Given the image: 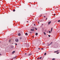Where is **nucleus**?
<instances>
[{
	"label": "nucleus",
	"instance_id": "nucleus-2",
	"mask_svg": "<svg viewBox=\"0 0 60 60\" xmlns=\"http://www.w3.org/2000/svg\"><path fill=\"white\" fill-rule=\"evenodd\" d=\"M51 21L48 22V25H49L51 23Z\"/></svg>",
	"mask_w": 60,
	"mask_h": 60
},
{
	"label": "nucleus",
	"instance_id": "nucleus-13",
	"mask_svg": "<svg viewBox=\"0 0 60 60\" xmlns=\"http://www.w3.org/2000/svg\"><path fill=\"white\" fill-rule=\"evenodd\" d=\"M20 39H22V37H20Z\"/></svg>",
	"mask_w": 60,
	"mask_h": 60
},
{
	"label": "nucleus",
	"instance_id": "nucleus-4",
	"mask_svg": "<svg viewBox=\"0 0 60 60\" xmlns=\"http://www.w3.org/2000/svg\"><path fill=\"white\" fill-rule=\"evenodd\" d=\"M38 33H36V34H35V35L36 36H37V35H38Z\"/></svg>",
	"mask_w": 60,
	"mask_h": 60
},
{
	"label": "nucleus",
	"instance_id": "nucleus-34",
	"mask_svg": "<svg viewBox=\"0 0 60 60\" xmlns=\"http://www.w3.org/2000/svg\"><path fill=\"white\" fill-rule=\"evenodd\" d=\"M30 33H31V32H30Z\"/></svg>",
	"mask_w": 60,
	"mask_h": 60
},
{
	"label": "nucleus",
	"instance_id": "nucleus-19",
	"mask_svg": "<svg viewBox=\"0 0 60 60\" xmlns=\"http://www.w3.org/2000/svg\"><path fill=\"white\" fill-rule=\"evenodd\" d=\"M49 33L50 34V33H51V32L50 31H49Z\"/></svg>",
	"mask_w": 60,
	"mask_h": 60
},
{
	"label": "nucleus",
	"instance_id": "nucleus-6",
	"mask_svg": "<svg viewBox=\"0 0 60 60\" xmlns=\"http://www.w3.org/2000/svg\"><path fill=\"white\" fill-rule=\"evenodd\" d=\"M15 51H14L13 52H12V54H14V53H15Z\"/></svg>",
	"mask_w": 60,
	"mask_h": 60
},
{
	"label": "nucleus",
	"instance_id": "nucleus-3",
	"mask_svg": "<svg viewBox=\"0 0 60 60\" xmlns=\"http://www.w3.org/2000/svg\"><path fill=\"white\" fill-rule=\"evenodd\" d=\"M52 42H51L50 44H49L48 45V46H49V45H51V44H52Z\"/></svg>",
	"mask_w": 60,
	"mask_h": 60
},
{
	"label": "nucleus",
	"instance_id": "nucleus-1",
	"mask_svg": "<svg viewBox=\"0 0 60 60\" xmlns=\"http://www.w3.org/2000/svg\"><path fill=\"white\" fill-rule=\"evenodd\" d=\"M15 41L16 42H18L19 41V40L17 39H16Z\"/></svg>",
	"mask_w": 60,
	"mask_h": 60
},
{
	"label": "nucleus",
	"instance_id": "nucleus-30",
	"mask_svg": "<svg viewBox=\"0 0 60 60\" xmlns=\"http://www.w3.org/2000/svg\"><path fill=\"white\" fill-rule=\"evenodd\" d=\"M44 18H45V17H46L45 16H44Z\"/></svg>",
	"mask_w": 60,
	"mask_h": 60
},
{
	"label": "nucleus",
	"instance_id": "nucleus-12",
	"mask_svg": "<svg viewBox=\"0 0 60 60\" xmlns=\"http://www.w3.org/2000/svg\"><path fill=\"white\" fill-rule=\"evenodd\" d=\"M55 60V58H53L52 59V60Z\"/></svg>",
	"mask_w": 60,
	"mask_h": 60
},
{
	"label": "nucleus",
	"instance_id": "nucleus-40",
	"mask_svg": "<svg viewBox=\"0 0 60 60\" xmlns=\"http://www.w3.org/2000/svg\"><path fill=\"white\" fill-rule=\"evenodd\" d=\"M9 41V42L10 41Z\"/></svg>",
	"mask_w": 60,
	"mask_h": 60
},
{
	"label": "nucleus",
	"instance_id": "nucleus-22",
	"mask_svg": "<svg viewBox=\"0 0 60 60\" xmlns=\"http://www.w3.org/2000/svg\"><path fill=\"white\" fill-rule=\"evenodd\" d=\"M59 52H57L56 53L57 54H59Z\"/></svg>",
	"mask_w": 60,
	"mask_h": 60
},
{
	"label": "nucleus",
	"instance_id": "nucleus-26",
	"mask_svg": "<svg viewBox=\"0 0 60 60\" xmlns=\"http://www.w3.org/2000/svg\"><path fill=\"white\" fill-rule=\"evenodd\" d=\"M27 23H28V21H27Z\"/></svg>",
	"mask_w": 60,
	"mask_h": 60
},
{
	"label": "nucleus",
	"instance_id": "nucleus-15",
	"mask_svg": "<svg viewBox=\"0 0 60 60\" xmlns=\"http://www.w3.org/2000/svg\"><path fill=\"white\" fill-rule=\"evenodd\" d=\"M58 22H60V20H59L58 21Z\"/></svg>",
	"mask_w": 60,
	"mask_h": 60
},
{
	"label": "nucleus",
	"instance_id": "nucleus-14",
	"mask_svg": "<svg viewBox=\"0 0 60 60\" xmlns=\"http://www.w3.org/2000/svg\"><path fill=\"white\" fill-rule=\"evenodd\" d=\"M46 55V53H45L44 54V55Z\"/></svg>",
	"mask_w": 60,
	"mask_h": 60
},
{
	"label": "nucleus",
	"instance_id": "nucleus-16",
	"mask_svg": "<svg viewBox=\"0 0 60 60\" xmlns=\"http://www.w3.org/2000/svg\"><path fill=\"white\" fill-rule=\"evenodd\" d=\"M58 51H56L55 52H58Z\"/></svg>",
	"mask_w": 60,
	"mask_h": 60
},
{
	"label": "nucleus",
	"instance_id": "nucleus-18",
	"mask_svg": "<svg viewBox=\"0 0 60 60\" xmlns=\"http://www.w3.org/2000/svg\"><path fill=\"white\" fill-rule=\"evenodd\" d=\"M39 59H41V57H40V58H39Z\"/></svg>",
	"mask_w": 60,
	"mask_h": 60
},
{
	"label": "nucleus",
	"instance_id": "nucleus-38",
	"mask_svg": "<svg viewBox=\"0 0 60 60\" xmlns=\"http://www.w3.org/2000/svg\"><path fill=\"white\" fill-rule=\"evenodd\" d=\"M39 58H38V59H39Z\"/></svg>",
	"mask_w": 60,
	"mask_h": 60
},
{
	"label": "nucleus",
	"instance_id": "nucleus-25",
	"mask_svg": "<svg viewBox=\"0 0 60 60\" xmlns=\"http://www.w3.org/2000/svg\"><path fill=\"white\" fill-rule=\"evenodd\" d=\"M38 49H40V48H38Z\"/></svg>",
	"mask_w": 60,
	"mask_h": 60
},
{
	"label": "nucleus",
	"instance_id": "nucleus-21",
	"mask_svg": "<svg viewBox=\"0 0 60 60\" xmlns=\"http://www.w3.org/2000/svg\"><path fill=\"white\" fill-rule=\"evenodd\" d=\"M49 37H50V36L49 35Z\"/></svg>",
	"mask_w": 60,
	"mask_h": 60
},
{
	"label": "nucleus",
	"instance_id": "nucleus-29",
	"mask_svg": "<svg viewBox=\"0 0 60 60\" xmlns=\"http://www.w3.org/2000/svg\"><path fill=\"white\" fill-rule=\"evenodd\" d=\"M25 55H26V53H25Z\"/></svg>",
	"mask_w": 60,
	"mask_h": 60
},
{
	"label": "nucleus",
	"instance_id": "nucleus-28",
	"mask_svg": "<svg viewBox=\"0 0 60 60\" xmlns=\"http://www.w3.org/2000/svg\"><path fill=\"white\" fill-rule=\"evenodd\" d=\"M1 54H0V56H1Z\"/></svg>",
	"mask_w": 60,
	"mask_h": 60
},
{
	"label": "nucleus",
	"instance_id": "nucleus-17",
	"mask_svg": "<svg viewBox=\"0 0 60 60\" xmlns=\"http://www.w3.org/2000/svg\"><path fill=\"white\" fill-rule=\"evenodd\" d=\"M15 11V9L13 10V11Z\"/></svg>",
	"mask_w": 60,
	"mask_h": 60
},
{
	"label": "nucleus",
	"instance_id": "nucleus-7",
	"mask_svg": "<svg viewBox=\"0 0 60 60\" xmlns=\"http://www.w3.org/2000/svg\"><path fill=\"white\" fill-rule=\"evenodd\" d=\"M25 35H28V34H27V33H26L25 34Z\"/></svg>",
	"mask_w": 60,
	"mask_h": 60
},
{
	"label": "nucleus",
	"instance_id": "nucleus-11",
	"mask_svg": "<svg viewBox=\"0 0 60 60\" xmlns=\"http://www.w3.org/2000/svg\"><path fill=\"white\" fill-rule=\"evenodd\" d=\"M52 28H51V32H52Z\"/></svg>",
	"mask_w": 60,
	"mask_h": 60
},
{
	"label": "nucleus",
	"instance_id": "nucleus-31",
	"mask_svg": "<svg viewBox=\"0 0 60 60\" xmlns=\"http://www.w3.org/2000/svg\"><path fill=\"white\" fill-rule=\"evenodd\" d=\"M48 19V18H46V19H46H46Z\"/></svg>",
	"mask_w": 60,
	"mask_h": 60
},
{
	"label": "nucleus",
	"instance_id": "nucleus-27",
	"mask_svg": "<svg viewBox=\"0 0 60 60\" xmlns=\"http://www.w3.org/2000/svg\"><path fill=\"white\" fill-rule=\"evenodd\" d=\"M34 26H35V24H34Z\"/></svg>",
	"mask_w": 60,
	"mask_h": 60
},
{
	"label": "nucleus",
	"instance_id": "nucleus-8",
	"mask_svg": "<svg viewBox=\"0 0 60 60\" xmlns=\"http://www.w3.org/2000/svg\"><path fill=\"white\" fill-rule=\"evenodd\" d=\"M19 36H20V33H19L18 34Z\"/></svg>",
	"mask_w": 60,
	"mask_h": 60
},
{
	"label": "nucleus",
	"instance_id": "nucleus-20",
	"mask_svg": "<svg viewBox=\"0 0 60 60\" xmlns=\"http://www.w3.org/2000/svg\"><path fill=\"white\" fill-rule=\"evenodd\" d=\"M35 29L36 30H37V29L36 28H35Z\"/></svg>",
	"mask_w": 60,
	"mask_h": 60
},
{
	"label": "nucleus",
	"instance_id": "nucleus-33",
	"mask_svg": "<svg viewBox=\"0 0 60 60\" xmlns=\"http://www.w3.org/2000/svg\"><path fill=\"white\" fill-rule=\"evenodd\" d=\"M41 49L42 50L43 49V48H42Z\"/></svg>",
	"mask_w": 60,
	"mask_h": 60
},
{
	"label": "nucleus",
	"instance_id": "nucleus-24",
	"mask_svg": "<svg viewBox=\"0 0 60 60\" xmlns=\"http://www.w3.org/2000/svg\"><path fill=\"white\" fill-rule=\"evenodd\" d=\"M16 57V56H15V57L14 58H15Z\"/></svg>",
	"mask_w": 60,
	"mask_h": 60
},
{
	"label": "nucleus",
	"instance_id": "nucleus-39",
	"mask_svg": "<svg viewBox=\"0 0 60 60\" xmlns=\"http://www.w3.org/2000/svg\"><path fill=\"white\" fill-rule=\"evenodd\" d=\"M42 25H43V24H42Z\"/></svg>",
	"mask_w": 60,
	"mask_h": 60
},
{
	"label": "nucleus",
	"instance_id": "nucleus-5",
	"mask_svg": "<svg viewBox=\"0 0 60 60\" xmlns=\"http://www.w3.org/2000/svg\"><path fill=\"white\" fill-rule=\"evenodd\" d=\"M34 29H31L30 30L31 31H34Z\"/></svg>",
	"mask_w": 60,
	"mask_h": 60
},
{
	"label": "nucleus",
	"instance_id": "nucleus-37",
	"mask_svg": "<svg viewBox=\"0 0 60 60\" xmlns=\"http://www.w3.org/2000/svg\"><path fill=\"white\" fill-rule=\"evenodd\" d=\"M33 28V29H34V28Z\"/></svg>",
	"mask_w": 60,
	"mask_h": 60
},
{
	"label": "nucleus",
	"instance_id": "nucleus-35",
	"mask_svg": "<svg viewBox=\"0 0 60 60\" xmlns=\"http://www.w3.org/2000/svg\"><path fill=\"white\" fill-rule=\"evenodd\" d=\"M55 14H55L54 15V16H55Z\"/></svg>",
	"mask_w": 60,
	"mask_h": 60
},
{
	"label": "nucleus",
	"instance_id": "nucleus-10",
	"mask_svg": "<svg viewBox=\"0 0 60 60\" xmlns=\"http://www.w3.org/2000/svg\"><path fill=\"white\" fill-rule=\"evenodd\" d=\"M32 55V54H29L28 55V56H31V55Z\"/></svg>",
	"mask_w": 60,
	"mask_h": 60
},
{
	"label": "nucleus",
	"instance_id": "nucleus-23",
	"mask_svg": "<svg viewBox=\"0 0 60 60\" xmlns=\"http://www.w3.org/2000/svg\"><path fill=\"white\" fill-rule=\"evenodd\" d=\"M15 45H17V44L16 43L15 44Z\"/></svg>",
	"mask_w": 60,
	"mask_h": 60
},
{
	"label": "nucleus",
	"instance_id": "nucleus-9",
	"mask_svg": "<svg viewBox=\"0 0 60 60\" xmlns=\"http://www.w3.org/2000/svg\"><path fill=\"white\" fill-rule=\"evenodd\" d=\"M44 34L45 35H46V33L45 32H44Z\"/></svg>",
	"mask_w": 60,
	"mask_h": 60
},
{
	"label": "nucleus",
	"instance_id": "nucleus-36",
	"mask_svg": "<svg viewBox=\"0 0 60 60\" xmlns=\"http://www.w3.org/2000/svg\"><path fill=\"white\" fill-rule=\"evenodd\" d=\"M38 23L39 24V22H38Z\"/></svg>",
	"mask_w": 60,
	"mask_h": 60
},
{
	"label": "nucleus",
	"instance_id": "nucleus-32",
	"mask_svg": "<svg viewBox=\"0 0 60 60\" xmlns=\"http://www.w3.org/2000/svg\"><path fill=\"white\" fill-rule=\"evenodd\" d=\"M12 47H13V48H14V47L13 46Z\"/></svg>",
	"mask_w": 60,
	"mask_h": 60
}]
</instances>
